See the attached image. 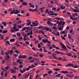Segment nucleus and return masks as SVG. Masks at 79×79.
<instances>
[{"label": "nucleus", "mask_w": 79, "mask_h": 79, "mask_svg": "<svg viewBox=\"0 0 79 79\" xmlns=\"http://www.w3.org/2000/svg\"><path fill=\"white\" fill-rule=\"evenodd\" d=\"M15 52L17 53V54H18V53H19V51L18 50H15Z\"/></svg>", "instance_id": "obj_42"}, {"label": "nucleus", "mask_w": 79, "mask_h": 79, "mask_svg": "<svg viewBox=\"0 0 79 79\" xmlns=\"http://www.w3.org/2000/svg\"><path fill=\"white\" fill-rule=\"evenodd\" d=\"M61 37L63 40H65V41H66V38H65L63 36H61Z\"/></svg>", "instance_id": "obj_56"}, {"label": "nucleus", "mask_w": 79, "mask_h": 79, "mask_svg": "<svg viewBox=\"0 0 79 79\" xmlns=\"http://www.w3.org/2000/svg\"><path fill=\"white\" fill-rule=\"evenodd\" d=\"M54 70H55V71H60V69H54Z\"/></svg>", "instance_id": "obj_38"}, {"label": "nucleus", "mask_w": 79, "mask_h": 79, "mask_svg": "<svg viewBox=\"0 0 79 79\" xmlns=\"http://www.w3.org/2000/svg\"><path fill=\"white\" fill-rule=\"evenodd\" d=\"M33 12L34 11H36V12H38V11H39L37 8H35V9H33Z\"/></svg>", "instance_id": "obj_32"}, {"label": "nucleus", "mask_w": 79, "mask_h": 79, "mask_svg": "<svg viewBox=\"0 0 79 79\" xmlns=\"http://www.w3.org/2000/svg\"><path fill=\"white\" fill-rule=\"evenodd\" d=\"M48 76L47 73H45L43 75V77H46V76Z\"/></svg>", "instance_id": "obj_46"}, {"label": "nucleus", "mask_w": 79, "mask_h": 79, "mask_svg": "<svg viewBox=\"0 0 79 79\" xmlns=\"http://www.w3.org/2000/svg\"><path fill=\"white\" fill-rule=\"evenodd\" d=\"M63 57L64 59L63 58L62 61H66V59L65 57Z\"/></svg>", "instance_id": "obj_22"}, {"label": "nucleus", "mask_w": 79, "mask_h": 79, "mask_svg": "<svg viewBox=\"0 0 79 79\" xmlns=\"http://www.w3.org/2000/svg\"><path fill=\"white\" fill-rule=\"evenodd\" d=\"M60 9H62V10H64V9H65V8H66V7L65 6H63L62 5H61L60 6Z\"/></svg>", "instance_id": "obj_19"}, {"label": "nucleus", "mask_w": 79, "mask_h": 79, "mask_svg": "<svg viewBox=\"0 0 79 79\" xmlns=\"http://www.w3.org/2000/svg\"><path fill=\"white\" fill-rule=\"evenodd\" d=\"M61 75V74L59 73L57 75L55 76V77H60V76Z\"/></svg>", "instance_id": "obj_26"}, {"label": "nucleus", "mask_w": 79, "mask_h": 79, "mask_svg": "<svg viewBox=\"0 0 79 79\" xmlns=\"http://www.w3.org/2000/svg\"><path fill=\"white\" fill-rule=\"evenodd\" d=\"M56 35H58V36H60V32L59 31H57L56 33Z\"/></svg>", "instance_id": "obj_43"}, {"label": "nucleus", "mask_w": 79, "mask_h": 79, "mask_svg": "<svg viewBox=\"0 0 79 79\" xmlns=\"http://www.w3.org/2000/svg\"><path fill=\"white\" fill-rule=\"evenodd\" d=\"M75 77L76 79H79V77H77V76H76Z\"/></svg>", "instance_id": "obj_64"}, {"label": "nucleus", "mask_w": 79, "mask_h": 79, "mask_svg": "<svg viewBox=\"0 0 79 79\" xmlns=\"http://www.w3.org/2000/svg\"><path fill=\"white\" fill-rule=\"evenodd\" d=\"M72 15L73 17H75V16H79V14L78 13H75V14H73Z\"/></svg>", "instance_id": "obj_11"}, {"label": "nucleus", "mask_w": 79, "mask_h": 79, "mask_svg": "<svg viewBox=\"0 0 79 79\" xmlns=\"http://www.w3.org/2000/svg\"><path fill=\"white\" fill-rule=\"evenodd\" d=\"M45 7H43L40 8L39 10H40V11L42 12V13H43V12H44V10H44V9H45Z\"/></svg>", "instance_id": "obj_10"}, {"label": "nucleus", "mask_w": 79, "mask_h": 79, "mask_svg": "<svg viewBox=\"0 0 79 79\" xmlns=\"http://www.w3.org/2000/svg\"><path fill=\"white\" fill-rule=\"evenodd\" d=\"M73 68H79V66L77 65H75L74 66V65H73V66L72 67Z\"/></svg>", "instance_id": "obj_28"}, {"label": "nucleus", "mask_w": 79, "mask_h": 79, "mask_svg": "<svg viewBox=\"0 0 79 79\" xmlns=\"http://www.w3.org/2000/svg\"><path fill=\"white\" fill-rule=\"evenodd\" d=\"M5 36L4 35H3L1 36V40H3L4 39V37Z\"/></svg>", "instance_id": "obj_29"}, {"label": "nucleus", "mask_w": 79, "mask_h": 79, "mask_svg": "<svg viewBox=\"0 0 79 79\" xmlns=\"http://www.w3.org/2000/svg\"><path fill=\"white\" fill-rule=\"evenodd\" d=\"M57 27H53V29H55V30H56H56H57V29H56Z\"/></svg>", "instance_id": "obj_52"}, {"label": "nucleus", "mask_w": 79, "mask_h": 79, "mask_svg": "<svg viewBox=\"0 0 79 79\" xmlns=\"http://www.w3.org/2000/svg\"><path fill=\"white\" fill-rule=\"evenodd\" d=\"M10 68V66H7L5 68L6 69H8Z\"/></svg>", "instance_id": "obj_51"}, {"label": "nucleus", "mask_w": 79, "mask_h": 79, "mask_svg": "<svg viewBox=\"0 0 79 79\" xmlns=\"http://www.w3.org/2000/svg\"><path fill=\"white\" fill-rule=\"evenodd\" d=\"M6 55H8L9 54H10V51H9L7 52H6L5 53Z\"/></svg>", "instance_id": "obj_41"}, {"label": "nucleus", "mask_w": 79, "mask_h": 79, "mask_svg": "<svg viewBox=\"0 0 79 79\" xmlns=\"http://www.w3.org/2000/svg\"><path fill=\"white\" fill-rule=\"evenodd\" d=\"M67 76L68 77H73L74 76V75L73 74H68L67 75Z\"/></svg>", "instance_id": "obj_6"}, {"label": "nucleus", "mask_w": 79, "mask_h": 79, "mask_svg": "<svg viewBox=\"0 0 79 79\" xmlns=\"http://www.w3.org/2000/svg\"><path fill=\"white\" fill-rule=\"evenodd\" d=\"M32 24L34 26H38V24L35 23V22H32Z\"/></svg>", "instance_id": "obj_16"}, {"label": "nucleus", "mask_w": 79, "mask_h": 79, "mask_svg": "<svg viewBox=\"0 0 79 79\" xmlns=\"http://www.w3.org/2000/svg\"><path fill=\"white\" fill-rule=\"evenodd\" d=\"M23 27V26H22L21 25H19L18 26V28L19 29H21V28H22V27Z\"/></svg>", "instance_id": "obj_45"}, {"label": "nucleus", "mask_w": 79, "mask_h": 79, "mask_svg": "<svg viewBox=\"0 0 79 79\" xmlns=\"http://www.w3.org/2000/svg\"><path fill=\"white\" fill-rule=\"evenodd\" d=\"M29 5H30V7H31L33 8H35V6L33 4H32L31 3H29Z\"/></svg>", "instance_id": "obj_8"}, {"label": "nucleus", "mask_w": 79, "mask_h": 79, "mask_svg": "<svg viewBox=\"0 0 79 79\" xmlns=\"http://www.w3.org/2000/svg\"><path fill=\"white\" fill-rule=\"evenodd\" d=\"M53 58H54V59H56V60H58V58L57 57H56V56H54L53 57Z\"/></svg>", "instance_id": "obj_54"}, {"label": "nucleus", "mask_w": 79, "mask_h": 79, "mask_svg": "<svg viewBox=\"0 0 79 79\" xmlns=\"http://www.w3.org/2000/svg\"><path fill=\"white\" fill-rule=\"evenodd\" d=\"M22 5H24L25 6H26L27 5V3L26 2H23L22 3Z\"/></svg>", "instance_id": "obj_15"}, {"label": "nucleus", "mask_w": 79, "mask_h": 79, "mask_svg": "<svg viewBox=\"0 0 79 79\" xmlns=\"http://www.w3.org/2000/svg\"><path fill=\"white\" fill-rule=\"evenodd\" d=\"M11 73H16V70H13V69H11Z\"/></svg>", "instance_id": "obj_33"}, {"label": "nucleus", "mask_w": 79, "mask_h": 79, "mask_svg": "<svg viewBox=\"0 0 79 79\" xmlns=\"http://www.w3.org/2000/svg\"><path fill=\"white\" fill-rule=\"evenodd\" d=\"M30 35H33V31L32 30H31L30 32L27 33V35H28V36Z\"/></svg>", "instance_id": "obj_9"}, {"label": "nucleus", "mask_w": 79, "mask_h": 79, "mask_svg": "<svg viewBox=\"0 0 79 79\" xmlns=\"http://www.w3.org/2000/svg\"><path fill=\"white\" fill-rule=\"evenodd\" d=\"M10 57V56H8L7 57L5 56V58H6L5 59L6 61H7V60H8V59H9Z\"/></svg>", "instance_id": "obj_17"}, {"label": "nucleus", "mask_w": 79, "mask_h": 79, "mask_svg": "<svg viewBox=\"0 0 79 79\" xmlns=\"http://www.w3.org/2000/svg\"><path fill=\"white\" fill-rule=\"evenodd\" d=\"M17 34V36H21V35L20 34V33H19V32H17L16 33Z\"/></svg>", "instance_id": "obj_34"}, {"label": "nucleus", "mask_w": 79, "mask_h": 79, "mask_svg": "<svg viewBox=\"0 0 79 79\" xmlns=\"http://www.w3.org/2000/svg\"><path fill=\"white\" fill-rule=\"evenodd\" d=\"M8 32V31L7 30H4L2 31V34H6Z\"/></svg>", "instance_id": "obj_25"}, {"label": "nucleus", "mask_w": 79, "mask_h": 79, "mask_svg": "<svg viewBox=\"0 0 79 79\" xmlns=\"http://www.w3.org/2000/svg\"><path fill=\"white\" fill-rule=\"evenodd\" d=\"M61 73H64V74L66 73V74H68V71H63L61 72Z\"/></svg>", "instance_id": "obj_24"}, {"label": "nucleus", "mask_w": 79, "mask_h": 79, "mask_svg": "<svg viewBox=\"0 0 79 79\" xmlns=\"http://www.w3.org/2000/svg\"><path fill=\"white\" fill-rule=\"evenodd\" d=\"M27 56L26 55H23L22 57V58H27Z\"/></svg>", "instance_id": "obj_47"}, {"label": "nucleus", "mask_w": 79, "mask_h": 79, "mask_svg": "<svg viewBox=\"0 0 79 79\" xmlns=\"http://www.w3.org/2000/svg\"><path fill=\"white\" fill-rule=\"evenodd\" d=\"M28 10L29 11H32V12H34V10L32 9H28Z\"/></svg>", "instance_id": "obj_59"}, {"label": "nucleus", "mask_w": 79, "mask_h": 79, "mask_svg": "<svg viewBox=\"0 0 79 79\" xmlns=\"http://www.w3.org/2000/svg\"><path fill=\"white\" fill-rule=\"evenodd\" d=\"M68 37L69 39H71V35H70L69 34H68Z\"/></svg>", "instance_id": "obj_40"}, {"label": "nucleus", "mask_w": 79, "mask_h": 79, "mask_svg": "<svg viewBox=\"0 0 79 79\" xmlns=\"http://www.w3.org/2000/svg\"><path fill=\"white\" fill-rule=\"evenodd\" d=\"M48 6L49 7V8H52V5L51 4H48Z\"/></svg>", "instance_id": "obj_50"}, {"label": "nucleus", "mask_w": 79, "mask_h": 79, "mask_svg": "<svg viewBox=\"0 0 79 79\" xmlns=\"http://www.w3.org/2000/svg\"><path fill=\"white\" fill-rule=\"evenodd\" d=\"M2 24H3V25H4V27L6 26V22H2Z\"/></svg>", "instance_id": "obj_21"}, {"label": "nucleus", "mask_w": 79, "mask_h": 79, "mask_svg": "<svg viewBox=\"0 0 79 79\" xmlns=\"http://www.w3.org/2000/svg\"><path fill=\"white\" fill-rule=\"evenodd\" d=\"M69 29V27H66V29L65 30V31H66V33H68V29Z\"/></svg>", "instance_id": "obj_18"}, {"label": "nucleus", "mask_w": 79, "mask_h": 79, "mask_svg": "<svg viewBox=\"0 0 79 79\" xmlns=\"http://www.w3.org/2000/svg\"><path fill=\"white\" fill-rule=\"evenodd\" d=\"M27 21L28 22V23H27V26H30L31 24V21L27 19Z\"/></svg>", "instance_id": "obj_3"}, {"label": "nucleus", "mask_w": 79, "mask_h": 79, "mask_svg": "<svg viewBox=\"0 0 79 79\" xmlns=\"http://www.w3.org/2000/svg\"><path fill=\"white\" fill-rule=\"evenodd\" d=\"M57 60H60L61 61H62V60H63V58H61V57H59V58H58Z\"/></svg>", "instance_id": "obj_48"}, {"label": "nucleus", "mask_w": 79, "mask_h": 79, "mask_svg": "<svg viewBox=\"0 0 79 79\" xmlns=\"http://www.w3.org/2000/svg\"><path fill=\"white\" fill-rule=\"evenodd\" d=\"M25 43L26 44H27V45H29V42L28 41H26L25 42Z\"/></svg>", "instance_id": "obj_55"}, {"label": "nucleus", "mask_w": 79, "mask_h": 79, "mask_svg": "<svg viewBox=\"0 0 79 79\" xmlns=\"http://www.w3.org/2000/svg\"><path fill=\"white\" fill-rule=\"evenodd\" d=\"M14 11L15 13V15H17V14H19L20 13V11L18 10H14Z\"/></svg>", "instance_id": "obj_5"}, {"label": "nucleus", "mask_w": 79, "mask_h": 79, "mask_svg": "<svg viewBox=\"0 0 79 79\" xmlns=\"http://www.w3.org/2000/svg\"><path fill=\"white\" fill-rule=\"evenodd\" d=\"M37 63H35V66H37V64L40 63V61H37Z\"/></svg>", "instance_id": "obj_35"}, {"label": "nucleus", "mask_w": 79, "mask_h": 79, "mask_svg": "<svg viewBox=\"0 0 79 79\" xmlns=\"http://www.w3.org/2000/svg\"><path fill=\"white\" fill-rule=\"evenodd\" d=\"M56 24H58L59 25H62V27H64L65 24H66V22L64 21L59 22V21H57Z\"/></svg>", "instance_id": "obj_1"}, {"label": "nucleus", "mask_w": 79, "mask_h": 79, "mask_svg": "<svg viewBox=\"0 0 79 79\" xmlns=\"http://www.w3.org/2000/svg\"><path fill=\"white\" fill-rule=\"evenodd\" d=\"M38 38H39V40H42V38L40 37V35L39 36H38Z\"/></svg>", "instance_id": "obj_57"}, {"label": "nucleus", "mask_w": 79, "mask_h": 79, "mask_svg": "<svg viewBox=\"0 0 79 79\" xmlns=\"http://www.w3.org/2000/svg\"><path fill=\"white\" fill-rule=\"evenodd\" d=\"M26 71V69H24L23 70H20V72L21 73H24Z\"/></svg>", "instance_id": "obj_13"}, {"label": "nucleus", "mask_w": 79, "mask_h": 79, "mask_svg": "<svg viewBox=\"0 0 79 79\" xmlns=\"http://www.w3.org/2000/svg\"><path fill=\"white\" fill-rule=\"evenodd\" d=\"M34 67V65L32 64L31 65H30L29 66H28V68H29L30 69H31L32 68H33V67Z\"/></svg>", "instance_id": "obj_30"}, {"label": "nucleus", "mask_w": 79, "mask_h": 79, "mask_svg": "<svg viewBox=\"0 0 79 79\" xmlns=\"http://www.w3.org/2000/svg\"><path fill=\"white\" fill-rule=\"evenodd\" d=\"M73 64H66L65 65V67H70L71 66L72 68H73Z\"/></svg>", "instance_id": "obj_4"}, {"label": "nucleus", "mask_w": 79, "mask_h": 79, "mask_svg": "<svg viewBox=\"0 0 79 79\" xmlns=\"http://www.w3.org/2000/svg\"><path fill=\"white\" fill-rule=\"evenodd\" d=\"M17 63H19L20 64H23V62H21V60H20V59H18L17 60Z\"/></svg>", "instance_id": "obj_12"}, {"label": "nucleus", "mask_w": 79, "mask_h": 79, "mask_svg": "<svg viewBox=\"0 0 79 79\" xmlns=\"http://www.w3.org/2000/svg\"><path fill=\"white\" fill-rule=\"evenodd\" d=\"M15 41V39L13 38L12 39H11L10 40V42H14Z\"/></svg>", "instance_id": "obj_14"}, {"label": "nucleus", "mask_w": 79, "mask_h": 79, "mask_svg": "<svg viewBox=\"0 0 79 79\" xmlns=\"http://www.w3.org/2000/svg\"><path fill=\"white\" fill-rule=\"evenodd\" d=\"M67 55L69 56H72V54L71 53H69L67 54Z\"/></svg>", "instance_id": "obj_49"}, {"label": "nucleus", "mask_w": 79, "mask_h": 79, "mask_svg": "<svg viewBox=\"0 0 79 79\" xmlns=\"http://www.w3.org/2000/svg\"><path fill=\"white\" fill-rule=\"evenodd\" d=\"M26 29H27V27H24L22 28V31H25Z\"/></svg>", "instance_id": "obj_31"}, {"label": "nucleus", "mask_w": 79, "mask_h": 79, "mask_svg": "<svg viewBox=\"0 0 79 79\" xmlns=\"http://www.w3.org/2000/svg\"><path fill=\"white\" fill-rule=\"evenodd\" d=\"M39 74H37L36 76V79H39Z\"/></svg>", "instance_id": "obj_61"}, {"label": "nucleus", "mask_w": 79, "mask_h": 79, "mask_svg": "<svg viewBox=\"0 0 79 79\" xmlns=\"http://www.w3.org/2000/svg\"><path fill=\"white\" fill-rule=\"evenodd\" d=\"M30 26L31 29H32V27H33L34 26L32 24H31Z\"/></svg>", "instance_id": "obj_62"}, {"label": "nucleus", "mask_w": 79, "mask_h": 79, "mask_svg": "<svg viewBox=\"0 0 79 79\" xmlns=\"http://www.w3.org/2000/svg\"><path fill=\"white\" fill-rule=\"evenodd\" d=\"M34 29L35 32H38V30L37 29V28L35 27L34 28Z\"/></svg>", "instance_id": "obj_20"}, {"label": "nucleus", "mask_w": 79, "mask_h": 79, "mask_svg": "<svg viewBox=\"0 0 79 79\" xmlns=\"http://www.w3.org/2000/svg\"><path fill=\"white\" fill-rule=\"evenodd\" d=\"M24 37L23 38V40H24V41H26V40H27V39H26V35L24 36Z\"/></svg>", "instance_id": "obj_37"}, {"label": "nucleus", "mask_w": 79, "mask_h": 79, "mask_svg": "<svg viewBox=\"0 0 79 79\" xmlns=\"http://www.w3.org/2000/svg\"><path fill=\"white\" fill-rule=\"evenodd\" d=\"M19 58H23V56L20 55L19 57Z\"/></svg>", "instance_id": "obj_63"}, {"label": "nucleus", "mask_w": 79, "mask_h": 79, "mask_svg": "<svg viewBox=\"0 0 79 79\" xmlns=\"http://www.w3.org/2000/svg\"><path fill=\"white\" fill-rule=\"evenodd\" d=\"M12 77L14 79H16L17 77H16V76H13Z\"/></svg>", "instance_id": "obj_60"}, {"label": "nucleus", "mask_w": 79, "mask_h": 79, "mask_svg": "<svg viewBox=\"0 0 79 79\" xmlns=\"http://www.w3.org/2000/svg\"><path fill=\"white\" fill-rule=\"evenodd\" d=\"M70 41H71V42H74V40L73 39H72V38H70V39H69Z\"/></svg>", "instance_id": "obj_36"}, {"label": "nucleus", "mask_w": 79, "mask_h": 79, "mask_svg": "<svg viewBox=\"0 0 79 79\" xmlns=\"http://www.w3.org/2000/svg\"><path fill=\"white\" fill-rule=\"evenodd\" d=\"M55 37H52V40H53V41H55L56 42V41H57V40H55Z\"/></svg>", "instance_id": "obj_44"}, {"label": "nucleus", "mask_w": 79, "mask_h": 79, "mask_svg": "<svg viewBox=\"0 0 79 79\" xmlns=\"http://www.w3.org/2000/svg\"><path fill=\"white\" fill-rule=\"evenodd\" d=\"M51 12H53V11H50L48 12V15H49V16H53V15H54L55 16H57V15H58V13H52L51 14H50Z\"/></svg>", "instance_id": "obj_2"}, {"label": "nucleus", "mask_w": 79, "mask_h": 79, "mask_svg": "<svg viewBox=\"0 0 79 79\" xmlns=\"http://www.w3.org/2000/svg\"><path fill=\"white\" fill-rule=\"evenodd\" d=\"M73 11L74 12H75V13H77V12L78 11V10L76 9H73Z\"/></svg>", "instance_id": "obj_23"}, {"label": "nucleus", "mask_w": 79, "mask_h": 79, "mask_svg": "<svg viewBox=\"0 0 79 79\" xmlns=\"http://www.w3.org/2000/svg\"><path fill=\"white\" fill-rule=\"evenodd\" d=\"M44 55L42 54H40L39 55V56H40V57H43V56H44Z\"/></svg>", "instance_id": "obj_39"}, {"label": "nucleus", "mask_w": 79, "mask_h": 79, "mask_svg": "<svg viewBox=\"0 0 79 79\" xmlns=\"http://www.w3.org/2000/svg\"><path fill=\"white\" fill-rule=\"evenodd\" d=\"M44 52H48V50H47L44 49Z\"/></svg>", "instance_id": "obj_58"}, {"label": "nucleus", "mask_w": 79, "mask_h": 79, "mask_svg": "<svg viewBox=\"0 0 79 79\" xmlns=\"http://www.w3.org/2000/svg\"><path fill=\"white\" fill-rule=\"evenodd\" d=\"M52 73H53V72L52 70H49L48 71V74H51Z\"/></svg>", "instance_id": "obj_27"}, {"label": "nucleus", "mask_w": 79, "mask_h": 79, "mask_svg": "<svg viewBox=\"0 0 79 79\" xmlns=\"http://www.w3.org/2000/svg\"><path fill=\"white\" fill-rule=\"evenodd\" d=\"M60 45L61 46L62 48H64V49H66V47L65 46L64 44H62L61 43H60Z\"/></svg>", "instance_id": "obj_7"}, {"label": "nucleus", "mask_w": 79, "mask_h": 79, "mask_svg": "<svg viewBox=\"0 0 79 79\" xmlns=\"http://www.w3.org/2000/svg\"><path fill=\"white\" fill-rule=\"evenodd\" d=\"M25 76L27 77H29V73L26 74V75H25Z\"/></svg>", "instance_id": "obj_53"}]
</instances>
